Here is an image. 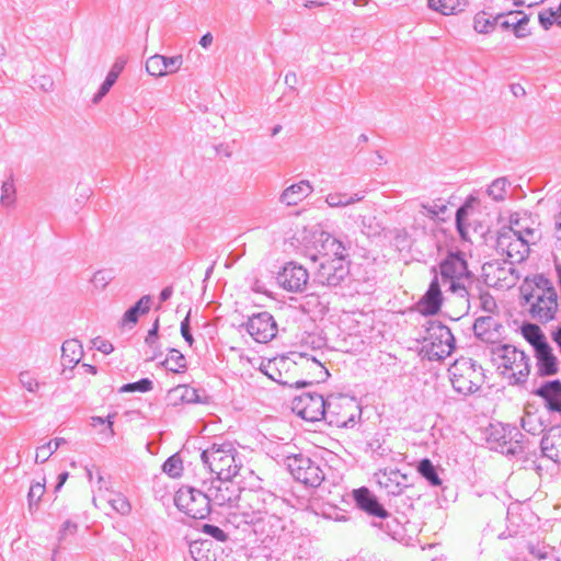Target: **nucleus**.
<instances>
[{
  "instance_id": "12",
  "label": "nucleus",
  "mask_w": 561,
  "mask_h": 561,
  "mask_svg": "<svg viewBox=\"0 0 561 561\" xmlns=\"http://www.w3.org/2000/svg\"><path fill=\"white\" fill-rule=\"evenodd\" d=\"M482 277L489 287L506 290L514 287L518 280L512 264L489 262L482 267Z\"/></svg>"
},
{
  "instance_id": "64",
  "label": "nucleus",
  "mask_w": 561,
  "mask_h": 561,
  "mask_svg": "<svg viewBox=\"0 0 561 561\" xmlns=\"http://www.w3.org/2000/svg\"><path fill=\"white\" fill-rule=\"evenodd\" d=\"M42 88H44L45 90H47V88H46V82H43V83H42Z\"/></svg>"
},
{
  "instance_id": "54",
  "label": "nucleus",
  "mask_w": 561,
  "mask_h": 561,
  "mask_svg": "<svg viewBox=\"0 0 561 561\" xmlns=\"http://www.w3.org/2000/svg\"><path fill=\"white\" fill-rule=\"evenodd\" d=\"M213 43V36L210 33L205 34L201 41L199 44L202 47L206 48Z\"/></svg>"
},
{
  "instance_id": "9",
  "label": "nucleus",
  "mask_w": 561,
  "mask_h": 561,
  "mask_svg": "<svg viewBox=\"0 0 561 561\" xmlns=\"http://www.w3.org/2000/svg\"><path fill=\"white\" fill-rule=\"evenodd\" d=\"M305 255L318 263H348V253L344 244L330 234L321 233L311 247L306 249Z\"/></svg>"
},
{
  "instance_id": "29",
  "label": "nucleus",
  "mask_w": 561,
  "mask_h": 561,
  "mask_svg": "<svg viewBox=\"0 0 561 561\" xmlns=\"http://www.w3.org/2000/svg\"><path fill=\"white\" fill-rule=\"evenodd\" d=\"M67 444L68 442L64 437H56L54 439H50L46 444L37 447L35 461L38 463H44L61 445Z\"/></svg>"
},
{
  "instance_id": "48",
  "label": "nucleus",
  "mask_w": 561,
  "mask_h": 561,
  "mask_svg": "<svg viewBox=\"0 0 561 561\" xmlns=\"http://www.w3.org/2000/svg\"><path fill=\"white\" fill-rule=\"evenodd\" d=\"M358 199L359 198H352V197L341 198L335 194H330L327 198L330 206H345V205H348V204L353 203L354 201H358Z\"/></svg>"
},
{
  "instance_id": "40",
  "label": "nucleus",
  "mask_w": 561,
  "mask_h": 561,
  "mask_svg": "<svg viewBox=\"0 0 561 561\" xmlns=\"http://www.w3.org/2000/svg\"><path fill=\"white\" fill-rule=\"evenodd\" d=\"M19 381L28 392H36L41 387V383L27 370L19 374Z\"/></svg>"
},
{
  "instance_id": "51",
  "label": "nucleus",
  "mask_w": 561,
  "mask_h": 561,
  "mask_svg": "<svg viewBox=\"0 0 561 561\" xmlns=\"http://www.w3.org/2000/svg\"><path fill=\"white\" fill-rule=\"evenodd\" d=\"M158 339V321L154 323L153 328L148 332L146 337V344L154 348V344Z\"/></svg>"
},
{
  "instance_id": "22",
  "label": "nucleus",
  "mask_w": 561,
  "mask_h": 561,
  "mask_svg": "<svg viewBox=\"0 0 561 561\" xmlns=\"http://www.w3.org/2000/svg\"><path fill=\"white\" fill-rule=\"evenodd\" d=\"M98 499L101 502L107 500L111 506L122 515H127L131 511V505L128 499L119 492L112 491L107 484L104 485V490L102 485L100 486V493ZM95 501L96 497H94V502Z\"/></svg>"
},
{
  "instance_id": "11",
  "label": "nucleus",
  "mask_w": 561,
  "mask_h": 561,
  "mask_svg": "<svg viewBox=\"0 0 561 561\" xmlns=\"http://www.w3.org/2000/svg\"><path fill=\"white\" fill-rule=\"evenodd\" d=\"M174 501L180 511L195 519H203L210 512L207 495L193 488H181L176 492Z\"/></svg>"
},
{
  "instance_id": "44",
  "label": "nucleus",
  "mask_w": 561,
  "mask_h": 561,
  "mask_svg": "<svg viewBox=\"0 0 561 561\" xmlns=\"http://www.w3.org/2000/svg\"><path fill=\"white\" fill-rule=\"evenodd\" d=\"M519 23L515 25L513 28V34L516 37H525L530 33V30L528 27L529 20L525 15L520 14L518 19Z\"/></svg>"
},
{
  "instance_id": "32",
  "label": "nucleus",
  "mask_w": 561,
  "mask_h": 561,
  "mask_svg": "<svg viewBox=\"0 0 561 561\" xmlns=\"http://www.w3.org/2000/svg\"><path fill=\"white\" fill-rule=\"evenodd\" d=\"M16 201V190L14 185V178L11 173L9 178L3 181L0 190V204L4 207L14 206Z\"/></svg>"
},
{
  "instance_id": "25",
  "label": "nucleus",
  "mask_w": 561,
  "mask_h": 561,
  "mask_svg": "<svg viewBox=\"0 0 561 561\" xmlns=\"http://www.w3.org/2000/svg\"><path fill=\"white\" fill-rule=\"evenodd\" d=\"M543 453L551 459L558 460L561 454V428L553 427L541 440Z\"/></svg>"
},
{
  "instance_id": "21",
  "label": "nucleus",
  "mask_w": 561,
  "mask_h": 561,
  "mask_svg": "<svg viewBox=\"0 0 561 561\" xmlns=\"http://www.w3.org/2000/svg\"><path fill=\"white\" fill-rule=\"evenodd\" d=\"M538 370L543 376H552L558 373V359L552 347L547 343L535 351Z\"/></svg>"
},
{
  "instance_id": "16",
  "label": "nucleus",
  "mask_w": 561,
  "mask_h": 561,
  "mask_svg": "<svg viewBox=\"0 0 561 561\" xmlns=\"http://www.w3.org/2000/svg\"><path fill=\"white\" fill-rule=\"evenodd\" d=\"M308 279V271L294 263L287 264L277 277L279 286L288 291H301L307 286Z\"/></svg>"
},
{
  "instance_id": "50",
  "label": "nucleus",
  "mask_w": 561,
  "mask_h": 561,
  "mask_svg": "<svg viewBox=\"0 0 561 561\" xmlns=\"http://www.w3.org/2000/svg\"><path fill=\"white\" fill-rule=\"evenodd\" d=\"M93 345L98 351L102 352L103 354H110L114 350L113 345L108 341H105L101 337L94 339Z\"/></svg>"
},
{
  "instance_id": "5",
  "label": "nucleus",
  "mask_w": 561,
  "mask_h": 561,
  "mask_svg": "<svg viewBox=\"0 0 561 561\" xmlns=\"http://www.w3.org/2000/svg\"><path fill=\"white\" fill-rule=\"evenodd\" d=\"M202 458L210 471L221 480H231L240 469L237 450L229 443L211 445L203 451Z\"/></svg>"
},
{
  "instance_id": "18",
  "label": "nucleus",
  "mask_w": 561,
  "mask_h": 561,
  "mask_svg": "<svg viewBox=\"0 0 561 561\" xmlns=\"http://www.w3.org/2000/svg\"><path fill=\"white\" fill-rule=\"evenodd\" d=\"M443 296L437 279H434L427 291L417 302V310L424 316L436 314L442 307Z\"/></svg>"
},
{
  "instance_id": "45",
  "label": "nucleus",
  "mask_w": 561,
  "mask_h": 561,
  "mask_svg": "<svg viewBox=\"0 0 561 561\" xmlns=\"http://www.w3.org/2000/svg\"><path fill=\"white\" fill-rule=\"evenodd\" d=\"M204 533L210 535L213 538L219 540V541H226L227 540V534L219 527L205 524L203 526Z\"/></svg>"
},
{
  "instance_id": "58",
  "label": "nucleus",
  "mask_w": 561,
  "mask_h": 561,
  "mask_svg": "<svg viewBox=\"0 0 561 561\" xmlns=\"http://www.w3.org/2000/svg\"><path fill=\"white\" fill-rule=\"evenodd\" d=\"M70 527V519H66L64 523H62V528L60 530L61 533V538H64L67 534V530L69 529Z\"/></svg>"
},
{
  "instance_id": "38",
  "label": "nucleus",
  "mask_w": 561,
  "mask_h": 561,
  "mask_svg": "<svg viewBox=\"0 0 561 561\" xmlns=\"http://www.w3.org/2000/svg\"><path fill=\"white\" fill-rule=\"evenodd\" d=\"M113 419L114 415H108L106 419H103L101 416H93L91 417V425L94 428H99L101 433H104L107 436L112 437L114 435Z\"/></svg>"
},
{
  "instance_id": "17",
  "label": "nucleus",
  "mask_w": 561,
  "mask_h": 561,
  "mask_svg": "<svg viewBox=\"0 0 561 561\" xmlns=\"http://www.w3.org/2000/svg\"><path fill=\"white\" fill-rule=\"evenodd\" d=\"M348 273V263H319L314 279L322 286L335 287Z\"/></svg>"
},
{
  "instance_id": "24",
  "label": "nucleus",
  "mask_w": 561,
  "mask_h": 561,
  "mask_svg": "<svg viewBox=\"0 0 561 561\" xmlns=\"http://www.w3.org/2000/svg\"><path fill=\"white\" fill-rule=\"evenodd\" d=\"M536 394L545 399L548 409L561 411V383L559 381H550L540 387Z\"/></svg>"
},
{
  "instance_id": "55",
  "label": "nucleus",
  "mask_w": 561,
  "mask_h": 561,
  "mask_svg": "<svg viewBox=\"0 0 561 561\" xmlns=\"http://www.w3.org/2000/svg\"><path fill=\"white\" fill-rule=\"evenodd\" d=\"M117 77H118V72H116V71H111V72L107 75V77H106V79H105V81H104V82H106V85L112 87V85L115 83V81H116Z\"/></svg>"
},
{
  "instance_id": "13",
  "label": "nucleus",
  "mask_w": 561,
  "mask_h": 561,
  "mask_svg": "<svg viewBox=\"0 0 561 561\" xmlns=\"http://www.w3.org/2000/svg\"><path fill=\"white\" fill-rule=\"evenodd\" d=\"M287 466L293 477L309 486H318L323 480V472L311 459L302 455L287 458Z\"/></svg>"
},
{
  "instance_id": "1",
  "label": "nucleus",
  "mask_w": 561,
  "mask_h": 561,
  "mask_svg": "<svg viewBox=\"0 0 561 561\" xmlns=\"http://www.w3.org/2000/svg\"><path fill=\"white\" fill-rule=\"evenodd\" d=\"M261 369L270 379L289 387L310 386L324 374L321 363L302 354L271 358Z\"/></svg>"
},
{
  "instance_id": "7",
  "label": "nucleus",
  "mask_w": 561,
  "mask_h": 561,
  "mask_svg": "<svg viewBox=\"0 0 561 561\" xmlns=\"http://www.w3.org/2000/svg\"><path fill=\"white\" fill-rule=\"evenodd\" d=\"M449 375L455 390L463 394L478 391L485 378L482 366L468 358L457 359L449 368Z\"/></svg>"
},
{
  "instance_id": "52",
  "label": "nucleus",
  "mask_w": 561,
  "mask_h": 561,
  "mask_svg": "<svg viewBox=\"0 0 561 561\" xmlns=\"http://www.w3.org/2000/svg\"><path fill=\"white\" fill-rule=\"evenodd\" d=\"M69 478V473L67 471H64L61 472L59 476H58V482L57 484L55 485V492L59 491L62 485L66 483V481L68 480Z\"/></svg>"
},
{
  "instance_id": "28",
  "label": "nucleus",
  "mask_w": 561,
  "mask_h": 561,
  "mask_svg": "<svg viewBox=\"0 0 561 561\" xmlns=\"http://www.w3.org/2000/svg\"><path fill=\"white\" fill-rule=\"evenodd\" d=\"M520 331L524 339L534 346L535 351L548 343L545 334L537 324L526 323L522 327Z\"/></svg>"
},
{
  "instance_id": "26",
  "label": "nucleus",
  "mask_w": 561,
  "mask_h": 561,
  "mask_svg": "<svg viewBox=\"0 0 561 561\" xmlns=\"http://www.w3.org/2000/svg\"><path fill=\"white\" fill-rule=\"evenodd\" d=\"M151 299L149 296L141 297L135 306L129 308L122 318V325L131 328L134 327L138 318L142 314H146L150 310Z\"/></svg>"
},
{
  "instance_id": "4",
  "label": "nucleus",
  "mask_w": 561,
  "mask_h": 561,
  "mask_svg": "<svg viewBox=\"0 0 561 561\" xmlns=\"http://www.w3.org/2000/svg\"><path fill=\"white\" fill-rule=\"evenodd\" d=\"M541 238V231L537 228H526L524 231L512 226L502 228L496 238L497 253L510 260L511 263L522 262L529 252V244L536 243Z\"/></svg>"
},
{
  "instance_id": "37",
  "label": "nucleus",
  "mask_w": 561,
  "mask_h": 561,
  "mask_svg": "<svg viewBox=\"0 0 561 561\" xmlns=\"http://www.w3.org/2000/svg\"><path fill=\"white\" fill-rule=\"evenodd\" d=\"M182 470H183L182 459L176 455L171 456L163 463V471L171 478L180 477L182 473Z\"/></svg>"
},
{
  "instance_id": "46",
  "label": "nucleus",
  "mask_w": 561,
  "mask_h": 561,
  "mask_svg": "<svg viewBox=\"0 0 561 561\" xmlns=\"http://www.w3.org/2000/svg\"><path fill=\"white\" fill-rule=\"evenodd\" d=\"M506 182L505 180H495L489 187V193L494 196V198H502L503 192L505 190Z\"/></svg>"
},
{
  "instance_id": "59",
  "label": "nucleus",
  "mask_w": 561,
  "mask_h": 561,
  "mask_svg": "<svg viewBox=\"0 0 561 561\" xmlns=\"http://www.w3.org/2000/svg\"><path fill=\"white\" fill-rule=\"evenodd\" d=\"M88 373H90L91 375H95L96 370H95V367L94 366H91V365H83L82 366Z\"/></svg>"
},
{
  "instance_id": "20",
  "label": "nucleus",
  "mask_w": 561,
  "mask_h": 561,
  "mask_svg": "<svg viewBox=\"0 0 561 561\" xmlns=\"http://www.w3.org/2000/svg\"><path fill=\"white\" fill-rule=\"evenodd\" d=\"M354 500L357 506L366 513L386 518L387 511L379 504L375 495L367 488H359L353 492Z\"/></svg>"
},
{
  "instance_id": "6",
  "label": "nucleus",
  "mask_w": 561,
  "mask_h": 561,
  "mask_svg": "<svg viewBox=\"0 0 561 561\" xmlns=\"http://www.w3.org/2000/svg\"><path fill=\"white\" fill-rule=\"evenodd\" d=\"M492 356L496 369L511 382L522 381L529 373L524 353L512 345H501L494 348Z\"/></svg>"
},
{
  "instance_id": "61",
  "label": "nucleus",
  "mask_w": 561,
  "mask_h": 561,
  "mask_svg": "<svg viewBox=\"0 0 561 561\" xmlns=\"http://www.w3.org/2000/svg\"><path fill=\"white\" fill-rule=\"evenodd\" d=\"M557 260L561 263V244L557 248Z\"/></svg>"
},
{
  "instance_id": "53",
  "label": "nucleus",
  "mask_w": 561,
  "mask_h": 561,
  "mask_svg": "<svg viewBox=\"0 0 561 561\" xmlns=\"http://www.w3.org/2000/svg\"><path fill=\"white\" fill-rule=\"evenodd\" d=\"M110 89H111V87L106 85V82H103V84L100 89V92L95 95L93 101L98 102L101 98H103L108 92Z\"/></svg>"
},
{
  "instance_id": "62",
  "label": "nucleus",
  "mask_w": 561,
  "mask_h": 561,
  "mask_svg": "<svg viewBox=\"0 0 561 561\" xmlns=\"http://www.w3.org/2000/svg\"><path fill=\"white\" fill-rule=\"evenodd\" d=\"M325 2H327V1H324V0H319V1H317V3H318L319 5H323Z\"/></svg>"
},
{
  "instance_id": "42",
  "label": "nucleus",
  "mask_w": 561,
  "mask_h": 561,
  "mask_svg": "<svg viewBox=\"0 0 561 561\" xmlns=\"http://www.w3.org/2000/svg\"><path fill=\"white\" fill-rule=\"evenodd\" d=\"M151 389V381L149 379H141L140 381L127 383L122 387V391L125 392H146Z\"/></svg>"
},
{
  "instance_id": "2",
  "label": "nucleus",
  "mask_w": 561,
  "mask_h": 561,
  "mask_svg": "<svg viewBox=\"0 0 561 561\" xmlns=\"http://www.w3.org/2000/svg\"><path fill=\"white\" fill-rule=\"evenodd\" d=\"M520 294L533 319L547 323L556 318L559 310L558 295L548 278L542 275L527 277L520 287Z\"/></svg>"
},
{
  "instance_id": "39",
  "label": "nucleus",
  "mask_w": 561,
  "mask_h": 561,
  "mask_svg": "<svg viewBox=\"0 0 561 561\" xmlns=\"http://www.w3.org/2000/svg\"><path fill=\"white\" fill-rule=\"evenodd\" d=\"M45 493V484L41 482L33 483L27 493V501L30 510H33L34 506H37L39 500Z\"/></svg>"
},
{
  "instance_id": "23",
  "label": "nucleus",
  "mask_w": 561,
  "mask_h": 561,
  "mask_svg": "<svg viewBox=\"0 0 561 561\" xmlns=\"http://www.w3.org/2000/svg\"><path fill=\"white\" fill-rule=\"evenodd\" d=\"M313 191L312 185L308 181H300L288 186L280 195L282 203L293 206L302 202Z\"/></svg>"
},
{
  "instance_id": "63",
  "label": "nucleus",
  "mask_w": 561,
  "mask_h": 561,
  "mask_svg": "<svg viewBox=\"0 0 561 561\" xmlns=\"http://www.w3.org/2000/svg\"><path fill=\"white\" fill-rule=\"evenodd\" d=\"M279 128H280L279 126H278V127H275V128H274V131H273V134H276V133H278Z\"/></svg>"
},
{
  "instance_id": "10",
  "label": "nucleus",
  "mask_w": 561,
  "mask_h": 561,
  "mask_svg": "<svg viewBox=\"0 0 561 561\" xmlns=\"http://www.w3.org/2000/svg\"><path fill=\"white\" fill-rule=\"evenodd\" d=\"M454 336L450 330L439 323L433 322L423 340V351L431 359H442L451 354Z\"/></svg>"
},
{
  "instance_id": "8",
  "label": "nucleus",
  "mask_w": 561,
  "mask_h": 561,
  "mask_svg": "<svg viewBox=\"0 0 561 561\" xmlns=\"http://www.w3.org/2000/svg\"><path fill=\"white\" fill-rule=\"evenodd\" d=\"M362 415L359 403L347 396H334L328 400L327 417L331 426L339 428L355 425Z\"/></svg>"
},
{
  "instance_id": "60",
  "label": "nucleus",
  "mask_w": 561,
  "mask_h": 561,
  "mask_svg": "<svg viewBox=\"0 0 561 561\" xmlns=\"http://www.w3.org/2000/svg\"><path fill=\"white\" fill-rule=\"evenodd\" d=\"M68 344H69V341H68V340H66V341H64V343H62V345H61V353H62V355H61V356H62V358H65V357H66V352H67V345H68Z\"/></svg>"
},
{
  "instance_id": "35",
  "label": "nucleus",
  "mask_w": 561,
  "mask_h": 561,
  "mask_svg": "<svg viewBox=\"0 0 561 561\" xmlns=\"http://www.w3.org/2000/svg\"><path fill=\"white\" fill-rule=\"evenodd\" d=\"M473 26L478 33L488 34L497 26V16L493 18L485 12H480L474 16Z\"/></svg>"
},
{
  "instance_id": "36",
  "label": "nucleus",
  "mask_w": 561,
  "mask_h": 561,
  "mask_svg": "<svg viewBox=\"0 0 561 561\" xmlns=\"http://www.w3.org/2000/svg\"><path fill=\"white\" fill-rule=\"evenodd\" d=\"M417 471L433 485L442 484V480L439 479L436 469L430 459H422L417 466Z\"/></svg>"
},
{
  "instance_id": "19",
  "label": "nucleus",
  "mask_w": 561,
  "mask_h": 561,
  "mask_svg": "<svg viewBox=\"0 0 561 561\" xmlns=\"http://www.w3.org/2000/svg\"><path fill=\"white\" fill-rule=\"evenodd\" d=\"M182 62L180 56L167 58L161 55H154L147 60L146 69L149 75L156 77L167 76L175 72Z\"/></svg>"
},
{
  "instance_id": "56",
  "label": "nucleus",
  "mask_w": 561,
  "mask_h": 561,
  "mask_svg": "<svg viewBox=\"0 0 561 561\" xmlns=\"http://www.w3.org/2000/svg\"><path fill=\"white\" fill-rule=\"evenodd\" d=\"M117 77H118V72H116V71H111V72L107 75V77H106V79H105V81H104V82H106V85L112 87V85L115 83V81H116Z\"/></svg>"
},
{
  "instance_id": "43",
  "label": "nucleus",
  "mask_w": 561,
  "mask_h": 561,
  "mask_svg": "<svg viewBox=\"0 0 561 561\" xmlns=\"http://www.w3.org/2000/svg\"><path fill=\"white\" fill-rule=\"evenodd\" d=\"M470 210V205H465L457 211V226L462 236L465 234L466 227L468 226L467 217L469 216Z\"/></svg>"
},
{
  "instance_id": "34",
  "label": "nucleus",
  "mask_w": 561,
  "mask_h": 561,
  "mask_svg": "<svg viewBox=\"0 0 561 561\" xmlns=\"http://www.w3.org/2000/svg\"><path fill=\"white\" fill-rule=\"evenodd\" d=\"M428 5L444 15H451L462 11L460 0H428Z\"/></svg>"
},
{
  "instance_id": "33",
  "label": "nucleus",
  "mask_w": 561,
  "mask_h": 561,
  "mask_svg": "<svg viewBox=\"0 0 561 561\" xmlns=\"http://www.w3.org/2000/svg\"><path fill=\"white\" fill-rule=\"evenodd\" d=\"M399 478L400 474L398 471H383L379 476L378 483L388 493L397 495L402 492V488L400 486V483L397 481Z\"/></svg>"
},
{
  "instance_id": "30",
  "label": "nucleus",
  "mask_w": 561,
  "mask_h": 561,
  "mask_svg": "<svg viewBox=\"0 0 561 561\" xmlns=\"http://www.w3.org/2000/svg\"><path fill=\"white\" fill-rule=\"evenodd\" d=\"M170 396L174 403H192L198 400L197 391L187 385L176 386L170 391Z\"/></svg>"
},
{
  "instance_id": "41",
  "label": "nucleus",
  "mask_w": 561,
  "mask_h": 561,
  "mask_svg": "<svg viewBox=\"0 0 561 561\" xmlns=\"http://www.w3.org/2000/svg\"><path fill=\"white\" fill-rule=\"evenodd\" d=\"M522 13L519 12H511L507 15H499L497 16V25L502 27L503 30H512L515 27L516 24L519 23L518 19Z\"/></svg>"
},
{
  "instance_id": "57",
  "label": "nucleus",
  "mask_w": 561,
  "mask_h": 561,
  "mask_svg": "<svg viewBox=\"0 0 561 561\" xmlns=\"http://www.w3.org/2000/svg\"><path fill=\"white\" fill-rule=\"evenodd\" d=\"M172 293H173V290H172V287H171V286L165 287V288L161 291V294H160V299H161V301H165V300H168V299L171 297Z\"/></svg>"
},
{
  "instance_id": "3",
  "label": "nucleus",
  "mask_w": 561,
  "mask_h": 561,
  "mask_svg": "<svg viewBox=\"0 0 561 561\" xmlns=\"http://www.w3.org/2000/svg\"><path fill=\"white\" fill-rule=\"evenodd\" d=\"M440 274L445 282L449 284L453 299L447 298V306H455V317L459 318L466 311L469 305L468 285L471 283V273L463 255L459 253L449 254L440 263Z\"/></svg>"
},
{
  "instance_id": "27",
  "label": "nucleus",
  "mask_w": 561,
  "mask_h": 561,
  "mask_svg": "<svg viewBox=\"0 0 561 561\" xmlns=\"http://www.w3.org/2000/svg\"><path fill=\"white\" fill-rule=\"evenodd\" d=\"M476 335L485 342H493L497 336L496 323L490 317H482L473 324Z\"/></svg>"
},
{
  "instance_id": "49",
  "label": "nucleus",
  "mask_w": 561,
  "mask_h": 561,
  "mask_svg": "<svg viewBox=\"0 0 561 561\" xmlns=\"http://www.w3.org/2000/svg\"><path fill=\"white\" fill-rule=\"evenodd\" d=\"M181 334L184 337V340L188 343V345L191 346L194 342V339L190 331V314H187L181 323Z\"/></svg>"
},
{
  "instance_id": "14",
  "label": "nucleus",
  "mask_w": 561,
  "mask_h": 561,
  "mask_svg": "<svg viewBox=\"0 0 561 561\" xmlns=\"http://www.w3.org/2000/svg\"><path fill=\"white\" fill-rule=\"evenodd\" d=\"M327 404L322 396L304 392L294 399L291 409L301 419L317 422L327 416Z\"/></svg>"
},
{
  "instance_id": "15",
  "label": "nucleus",
  "mask_w": 561,
  "mask_h": 561,
  "mask_svg": "<svg viewBox=\"0 0 561 561\" xmlns=\"http://www.w3.org/2000/svg\"><path fill=\"white\" fill-rule=\"evenodd\" d=\"M248 332L256 342L266 343L276 335L277 324L270 313L261 312L249 319Z\"/></svg>"
},
{
  "instance_id": "47",
  "label": "nucleus",
  "mask_w": 561,
  "mask_h": 561,
  "mask_svg": "<svg viewBox=\"0 0 561 561\" xmlns=\"http://www.w3.org/2000/svg\"><path fill=\"white\" fill-rule=\"evenodd\" d=\"M534 420H535V415L534 414H530V413H527L523 420H522V426L525 431L527 432H531V433H535L537 431H540L541 428V425H538L536 426L534 424Z\"/></svg>"
},
{
  "instance_id": "31",
  "label": "nucleus",
  "mask_w": 561,
  "mask_h": 561,
  "mask_svg": "<svg viewBox=\"0 0 561 561\" xmlns=\"http://www.w3.org/2000/svg\"><path fill=\"white\" fill-rule=\"evenodd\" d=\"M162 365L174 374H183L186 370V359L182 353L171 350Z\"/></svg>"
}]
</instances>
